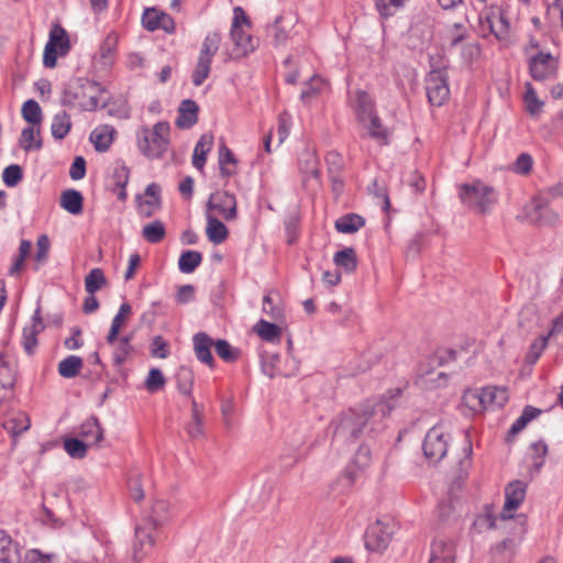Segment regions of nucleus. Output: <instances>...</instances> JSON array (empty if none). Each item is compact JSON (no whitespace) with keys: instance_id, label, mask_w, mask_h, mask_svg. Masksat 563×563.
I'll list each match as a JSON object with an SVG mask.
<instances>
[{"instance_id":"1","label":"nucleus","mask_w":563,"mask_h":563,"mask_svg":"<svg viewBox=\"0 0 563 563\" xmlns=\"http://www.w3.org/2000/svg\"><path fill=\"white\" fill-rule=\"evenodd\" d=\"M401 389L387 391L383 399L367 401L357 410L341 413L334 421V440L354 442L363 435H371L384 429V419L397 406Z\"/></svg>"},{"instance_id":"2","label":"nucleus","mask_w":563,"mask_h":563,"mask_svg":"<svg viewBox=\"0 0 563 563\" xmlns=\"http://www.w3.org/2000/svg\"><path fill=\"white\" fill-rule=\"evenodd\" d=\"M109 95L103 87L87 79H75L67 84L62 103L81 111H95L99 106H108Z\"/></svg>"},{"instance_id":"3","label":"nucleus","mask_w":563,"mask_h":563,"mask_svg":"<svg viewBox=\"0 0 563 563\" xmlns=\"http://www.w3.org/2000/svg\"><path fill=\"white\" fill-rule=\"evenodd\" d=\"M137 147L150 159L162 157L169 145V124L157 122L152 130L142 126L136 132Z\"/></svg>"},{"instance_id":"4","label":"nucleus","mask_w":563,"mask_h":563,"mask_svg":"<svg viewBox=\"0 0 563 563\" xmlns=\"http://www.w3.org/2000/svg\"><path fill=\"white\" fill-rule=\"evenodd\" d=\"M460 199L475 212L485 213L496 202L497 196L493 187L475 180L472 184L461 185Z\"/></svg>"},{"instance_id":"5","label":"nucleus","mask_w":563,"mask_h":563,"mask_svg":"<svg viewBox=\"0 0 563 563\" xmlns=\"http://www.w3.org/2000/svg\"><path fill=\"white\" fill-rule=\"evenodd\" d=\"M220 43L221 35L219 32H211L205 37L196 67L191 75L195 86H201L208 78L211 70L212 58L218 52Z\"/></svg>"},{"instance_id":"6","label":"nucleus","mask_w":563,"mask_h":563,"mask_svg":"<svg viewBox=\"0 0 563 563\" xmlns=\"http://www.w3.org/2000/svg\"><path fill=\"white\" fill-rule=\"evenodd\" d=\"M451 435L445 426L432 427L424 437L422 445L424 456L431 463L440 462L448 453Z\"/></svg>"},{"instance_id":"7","label":"nucleus","mask_w":563,"mask_h":563,"mask_svg":"<svg viewBox=\"0 0 563 563\" xmlns=\"http://www.w3.org/2000/svg\"><path fill=\"white\" fill-rule=\"evenodd\" d=\"M68 49L69 40L66 31L59 24H54L49 31L48 41L44 47V66L48 68L55 67L57 57L66 55Z\"/></svg>"},{"instance_id":"8","label":"nucleus","mask_w":563,"mask_h":563,"mask_svg":"<svg viewBox=\"0 0 563 563\" xmlns=\"http://www.w3.org/2000/svg\"><path fill=\"white\" fill-rule=\"evenodd\" d=\"M426 92L431 106L441 107L450 97L448 75L443 69H433L426 77Z\"/></svg>"},{"instance_id":"9","label":"nucleus","mask_w":563,"mask_h":563,"mask_svg":"<svg viewBox=\"0 0 563 563\" xmlns=\"http://www.w3.org/2000/svg\"><path fill=\"white\" fill-rule=\"evenodd\" d=\"M529 73L536 81L552 80L558 75L559 63L551 53L539 52L528 62Z\"/></svg>"},{"instance_id":"10","label":"nucleus","mask_w":563,"mask_h":563,"mask_svg":"<svg viewBox=\"0 0 563 563\" xmlns=\"http://www.w3.org/2000/svg\"><path fill=\"white\" fill-rule=\"evenodd\" d=\"M394 533L393 525L389 521L376 520L371 527H368L365 533V545L367 550L373 552L384 551Z\"/></svg>"},{"instance_id":"11","label":"nucleus","mask_w":563,"mask_h":563,"mask_svg":"<svg viewBox=\"0 0 563 563\" xmlns=\"http://www.w3.org/2000/svg\"><path fill=\"white\" fill-rule=\"evenodd\" d=\"M527 485L521 481L509 483L505 489V504L499 515L501 521L511 523L512 511L516 510L526 497Z\"/></svg>"},{"instance_id":"12","label":"nucleus","mask_w":563,"mask_h":563,"mask_svg":"<svg viewBox=\"0 0 563 563\" xmlns=\"http://www.w3.org/2000/svg\"><path fill=\"white\" fill-rule=\"evenodd\" d=\"M208 212H217L225 221L236 218V199L235 196L228 191H218L209 197L207 202Z\"/></svg>"},{"instance_id":"13","label":"nucleus","mask_w":563,"mask_h":563,"mask_svg":"<svg viewBox=\"0 0 563 563\" xmlns=\"http://www.w3.org/2000/svg\"><path fill=\"white\" fill-rule=\"evenodd\" d=\"M517 522L520 525L518 532H516L515 538H507L496 547L492 549V555L494 559V563H510L512 555L515 553V550L521 539V537L525 534V523H526V517L520 515L517 517Z\"/></svg>"},{"instance_id":"14","label":"nucleus","mask_w":563,"mask_h":563,"mask_svg":"<svg viewBox=\"0 0 563 563\" xmlns=\"http://www.w3.org/2000/svg\"><path fill=\"white\" fill-rule=\"evenodd\" d=\"M549 203L532 198L526 206V217L528 220L538 225H553L558 222V214L548 208Z\"/></svg>"},{"instance_id":"15","label":"nucleus","mask_w":563,"mask_h":563,"mask_svg":"<svg viewBox=\"0 0 563 563\" xmlns=\"http://www.w3.org/2000/svg\"><path fill=\"white\" fill-rule=\"evenodd\" d=\"M153 529L148 523L144 522L135 527V541L133 545V560L140 563L148 551L154 547L155 539Z\"/></svg>"},{"instance_id":"16","label":"nucleus","mask_w":563,"mask_h":563,"mask_svg":"<svg viewBox=\"0 0 563 563\" xmlns=\"http://www.w3.org/2000/svg\"><path fill=\"white\" fill-rule=\"evenodd\" d=\"M230 36L233 42V48L231 49L230 57L233 59L245 57L250 53L254 52L258 45V40L254 38L244 29L231 30Z\"/></svg>"},{"instance_id":"17","label":"nucleus","mask_w":563,"mask_h":563,"mask_svg":"<svg viewBox=\"0 0 563 563\" xmlns=\"http://www.w3.org/2000/svg\"><path fill=\"white\" fill-rule=\"evenodd\" d=\"M143 26L148 31L164 30L168 33L174 31L173 19L154 8L146 9L142 16Z\"/></svg>"},{"instance_id":"18","label":"nucleus","mask_w":563,"mask_h":563,"mask_svg":"<svg viewBox=\"0 0 563 563\" xmlns=\"http://www.w3.org/2000/svg\"><path fill=\"white\" fill-rule=\"evenodd\" d=\"M429 563H455L454 543L442 538H435L431 544Z\"/></svg>"},{"instance_id":"19","label":"nucleus","mask_w":563,"mask_h":563,"mask_svg":"<svg viewBox=\"0 0 563 563\" xmlns=\"http://www.w3.org/2000/svg\"><path fill=\"white\" fill-rule=\"evenodd\" d=\"M298 167L303 175V180L309 178L319 179V158L314 148L306 147L298 157Z\"/></svg>"},{"instance_id":"20","label":"nucleus","mask_w":563,"mask_h":563,"mask_svg":"<svg viewBox=\"0 0 563 563\" xmlns=\"http://www.w3.org/2000/svg\"><path fill=\"white\" fill-rule=\"evenodd\" d=\"M192 343L196 357L209 367H213L214 360L211 353V347L214 342L212 339L205 332H198L194 335Z\"/></svg>"},{"instance_id":"21","label":"nucleus","mask_w":563,"mask_h":563,"mask_svg":"<svg viewBox=\"0 0 563 563\" xmlns=\"http://www.w3.org/2000/svg\"><path fill=\"white\" fill-rule=\"evenodd\" d=\"M169 519V504L166 500L159 499L153 503L143 521L148 523V526H151L153 529H158L163 527Z\"/></svg>"},{"instance_id":"22","label":"nucleus","mask_w":563,"mask_h":563,"mask_svg":"<svg viewBox=\"0 0 563 563\" xmlns=\"http://www.w3.org/2000/svg\"><path fill=\"white\" fill-rule=\"evenodd\" d=\"M479 394L482 396V402L484 410L500 408L508 400V394L505 388H499L496 386H488L479 389Z\"/></svg>"},{"instance_id":"23","label":"nucleus","mask_w":563,"mask_h":563,"mask_svg":"<svg viewBox=\"0 0 563 563\" xmlns=\"http://www.w3.org/2000/svg\"><path fill=\"white\" fill-rule=\"evenodd\" d=\"M198 104L190 99L181 101L178 109L176 125L179 129H190L198 121Z\"/></svg>"},{"instance_id":"24","label":"nucleus","mask_w":563,"mask_h":563,"mask_svg":"<svg viewBox=\"0 0 563 563\" xmlns=\"http://www.w3.org/2000/svg\"><path fill=\"white\" fill-rule=\"evenodd\" d=\"M161 187L152 183L145 188V198L139 203V210L144 217H152L153 213L161 207Z\"/></svg>"},{"instance_id":"25","label":"nucleus","mask_w":563,"mask_h":563,"mask_svg":"<svg viewBox=\"0 0 563 563\" xmlns=\"http://www.w3.org/2000/svg\"><path fill=\"white\" fill-rule=\"evenodd\" d=\"M79 435L88 446L97 445L103 439V429L96 417H90L80 426Z\"/></svg>"},{"instance_id":"26","label":"nucleus","mask_w":563,"mask_h":563,"mask_svg":"<svg viewBox=\"0 0 563 563\" xmlns=\"http://www.w3.org/2000/svg\"><path fill=\"white\" fill-rule=\"evenodd\" d=\"M20 146L26 151H40L43 146L41 137V125H32L24 128L19 140Z\"/></svg>"},{"instance_id":"27","label":"nucleus","mask_w":563,"mask_h":563,"mask_svg":"<svg viewBox=\"0 0 563 563\" xmlns=\"http://www.w3.org/2000/svg\"><path fill=\"white\" fill-rule=\"evenodd\" d=\"M115 130L111 125H100L90 134V141L98 152H106L113 142Z\"/></svg>"},{"instance_id":"28","label":"nucleus","mask_w":563,"mask_h":563,"mask_svg":"<svg viewBox=\"0 0 563 563\" xmlns=\"http://www.w3.org/2000/svg\"><path fill=\"white\" fill-rule=\"evenodd\" d=\"M206 233L210 242L221 244L229 235L227 227L212 213L207 212Z\"/></svg>"},{"instance_id":"29","label":"nucleus","mask_w":563,"mask_h":563,"mask_svg":"<svg viewBox=\"0 0 563 563\" xmlns=\"http://www.w3.org/2000/svg\"><path fill=\"white\" fill-rule=\"evenodd\" d=\"M20 554L12 538L0 530V563H19Z\"/></svg>"},{"instance_id":"30","label":"nucleus","mask_w":563,"mask_h":563,"mask_svg":"<svg viewBox=\"0 0 563 563\" xmlns=\"http://www.w3.org/2000/svg\"><path fill=\"white\" fill-rule=\"evenodd\" d=\"M129 178L130 169L123 163H118L112 173V181L114 185L112 190L121 201H125L128 195L125 191V186L129 183Z\"/></svg>"},{"instance_id":"31","label":"nucleus","mask_w":563,"mask_h":563,"mask_svg":"<svg viewBox=\"0 0 563 563\" xmlns=\"http://www.w3.org/2000/svg\"><path fill=\"white\" fill-rule=\"evenodd\" d=\"M30 418L25 412H16L4 419L3 428L13 437L16 438L30 428Z\"/></svg>"},{"instance_id":"32","label":"nucleus","mask_w":563,"mask_h":563,"mask_svg":"<svg viewBox=\"0 0 563 563\" xmlns=\"http://www.w3.org/2000/svg\"><path fill=\"white\" fill-rule=\"evenodd\" d=\"M212 145H213V136L211 134H202L200 136L199 141L197 142V144L195 146L194 155H192V165L197 169L201 170L203 168L206 161H207V155L211 151Z\"/></svg>"},{"instance_id":"33","label":"nucleus","mask_w":563,"mask_h":563,"mask_svg":"<svg viewBox=\"0 0 563 563\" xmlns=\"http://www.w3.org/2000/svg\"><path fill=\"white\" fill-rule=\"evenodd\" d=\"M82 195L75 189H67L60 195V207L71 214L82 212Z\"/></svg>"},{"instance_id":"34","label":"nucleus","mask_w":563,"mask_h":563,"mask_svg":"<svg viewBox=\"0 0 563 563\" xmlns=\"http://www.w3.org/2000/svg\"><path fill=\"white\" fill-rule=\"evenodd\" d=\"M365 224L363 217L356 213H349L335 221V229L341 233H355Z\"/></svg>"},{"instance_id":"35","label":"nucleus","mask_w":563,"mask_h":563,"mask_svg":"<svg viewBox=\"0 0 563 563\" xmlns=\"http://www.w3.org/2000/svg\"><path fill=\"white\" fill-rule=\"evenodd\" d=\"M526 111L533 118H538L544 107V102L538 98L537 92L530 82L526 84V92L523 95Z\"/></svg>"},{"instance_id":"36","label":"nucleus","mask_w":563,"mask_h":563,"mask_svg":"<svg viewBox=\"0 0 563 563\" xmlns=\"http://www.w3.org/2000/svg\"><path fill=\"white\" fill-rule=\"evenodd\" d=\"M71 129L70 115L66 111L56 113L53 117L51 132L54 139L63 140Z\"/></svg>"},{"instance_id":"37","label":"nucleus","mask_w":563,"mask_h":563,"mask_svg":"<svg viewBox=\"0 0 563 563\" xmlns=\"http://www.w3.org/2000/svg\"><path fill=\"white\" fill-rule=\"evenodd\" d=\"M128 489L130 497L140 503L143 500L144 494V474L139 470H132L128 477Z\"/></svg>"},{"instance_id":"38","label":"nucleus","mask_w":563,"mask_h":563,"mask_svg":"<svg viewBox=\"0 0 563 563\" xmlns=\"http://www.w3.org/2000/svg\"><path fill=\"white\" fill-rule=\"evenodd\" d=\"M355 113L358 123H366L367 119L376 114L369 96L364 91L357 93Z\"/></svg>"},{"instance_id":"39","label":"nucleus","mask_w":563,"mask_h":563,"mask_svg":"<svg viewBox=\"0 0 563 563\" xmlns=\"http://www.w3.org/2000/svg\"><path fill=\"white\" fill-rule=\"evenodd\" d=\"M131 311L132 309L129 303L124 302L120 306L118 313L112 319L111 328L107 335L108 344H113L117 341L120 329L125 319L131 314Z\"/></svg>"},{"instance_id":"40","label":"nucleus","mask_w":563,"mask_h":563,"mask_svg":"<svg viewBox=\"0 0 563 563\" xmlns=\"http://www.w3.org/2000/svg\"><path fill=\"white\" fill-rule=\"evenodd\" d=\"M82 365L81 357L69 355L58 363V374L64 378H74L79 374Z\"/></svg>"},{"instance_id":"41","label":"nucleus","mask_w":563,"mask_h":563,"mask_svg":"<svg viewBox=\"0 0 563 563\" xmlns=\"http://www.w3.org/2000/svg\"><path fill=\"white\" fill-rule=\"evenodd\" d=\"M479 21L483 25H486L489 31L498 38V40H506L509 34V22L504 16V14L499 15V25L498 27H495L493 22L492 14L487 13L485 16L483 14H479Z\"/></svg>"},{"instance_id":"42","label":"nucleus","mask_w":563,"mask_h":563,"mask_svg":"<svg viewBox=\"0 0 563 563\" xmlns=\"http://www.w3.org/2000/svg\"><path fill=\"white\" fill-rule=\"evenodd\" d=\"M254 330L261 339L267 342L279 341L282 336V329L278 325L263 319L255 324Z\"/></svg>"},{"instance_id":"43","label":"nucleus","mask_w":563,"mask_h":563,"mask_svg":"<svg viewBox=\"0 0 563 563\" xmlns=\"http://www.w3.org/2000/svg\"><path fill=\"white\" fill-rule=\"evenodd\" d=\"M175 377L179 393L187 396L191 395L195 382V375L192 369L187 366H180L177 369Z\"/></svg>"},{"instance_id":"44","label":"nucleus","mask_w":563,"mask_h":563,"mask_svg":"<svg viewBox=\"0 0 563 563\" xmlns=\"http://www.w3.org/2000/svg\"><path fill=\"white\" fill-rule=\"evenodd\" d=\"M22 118L32 125H41L43 112L37 101L30 99L22 104Z\"/></svg>"},{"instance_id":"45","label":"nucleus","mask_w":563,"mask_h":563,"mask_svg":"<svg viewBox=\"0 0 563 563\" xmlns=\"http://www.w3.org/2000/svg\"><path fill=\"white\" fill-rule=\"evenodd\" d=\"M333 262L338 267L344 268L345 272L351 273L357 266V260L354 249L346 247L334 254Z\"/></svg>"},{"instance_id":"46","label":"nucleus","mask_w":563,"mask_h":563,"mask_svg":"<svg viewBox=\"0 0 563 563\" xmlns=\"http://www.w3.org/2000/svg\"><path fill=\"white\" fill-rule=\"evenodd\" d=\"M117 45L118 36L114 33L108 34L103 40L99 49V55L104 66H110L113 63Z\"/></svg>"},{"instance_id":"47","label":"nucleus","mask_w":563,"mask_h":563,"mask_svg":"<svg viewBox=\"0 0 563 563\" xmlns=\"http://www.w3.org/2000/svg\"><path fill=\"white\" fill-rule=\"evenodd\" d=\"M360 124L367 131L369 137L383 144L387 143V130L383 126L380 119L376 114L367 119L366 123Z\"/></svg>"},{"instance_id":"48","label":"nucleus","mask_w":563,"mask_h":563,"mask_svg":"<svg viewBox=\"0 0 563 563\" xmlns=\"http://www.w3.org/2000/svg\"><path fill=\"white\" fill-rule=\"evenodd\" d=\"M202 261V255L198 251H185L178 260V268L184 274L192 273Z\"/></svg>"},{"instance_id":"49","label":"nucleus","mask_w":563,"mask_h":563,"mask_svg":"<svg viewBox=\"0 0 563 563\" xmlns=\"http://www.w3.org/2000/svg\"><path fill=\"white\" fill-rule=\"evenodd\" d=\"M131 335L121 338L112 344L113 349V362L115 365H122L132 354L133 347L131 345Z\"/></svg>"},{"instance_id":"50","label":"nucleus","mask_w":563,"mask_h":563,"mask_svg":"<svg viewBox=\"0 0 563 563\" xmlns=\"http://www.w3.org/2000/svg\"><path fill=\"white\" fill-rule=\"evenodd\" d=\"M44 325L36 323L35 325H27L23 329L22 345L24 351L32 355L37 346V334L43 330Z\"/></svg>"},{"instance_id":"51","label":"nucleus","mask_w":563,"mask_h":563,"mask_svg":"<svg viewBox=\"0 0 563 563\" xmlns=\"http://www.w3.org/2000/svg\"><path fill=\"white\" fill-rule=\"evenodd\" d=\"M166 235L165 225L162 221L155 220L143 227L142 236L152 244L161 242Z\"/></svg>"},{"instance_id":"52","label":"nucleus","mask_w":563,"mask_h":563,"mask_svg":"<svg viewBox=\"0 0 563 563\" xmlns=\"http://www.w3.org/2000/svg\"><path fill=\"white\" fill-rule=\"evenodd\" d=\"M219 165L221 175L231 176L235 174L236 158L225 144H222L219 150Z\"/></svg>"},{"instance_id":"53","label":"nucleus","mask_w":563,"mask_h":563,"mask_svg":"<svg viewBox=\"0 0 563 563\" xmlns=\"http://www.w3.org/2000/svg\"><path fill=\"white\" fill-rule=\"evenodd\" d=\"M541 413V410L534 408L532 406H526L520 415V417L512 423L509 429L510 435H516L520 431H522L526 426L533 419H536Z\"/></svg>"},{"instance_id":"54","label":"nucleus","mask_w":563,"mask_h":563,"mask_svg":"<svg viewBox=\"0 0 563 563\" xmlns=\"http://www.w3.org/2000/svg\"><path fill=\"white\" fill-rule=\"evenodd\" d=\"M274 296H278L273 291L266 294L263 298V312L271 319L278 321L284 318V309L279 302L275 301Z\"/></svg>"},{"instance_id":"55","label":"nucleus","mask_w":563,"mask_h":563,"mask_svg":"<svg viewBox=\"0 0 563 563\" xmlns=\"http://www.w3.org/2000/svg\"><path fill=\"white\" fill-rule=\"evenodd\" d=\"M107 284V279L101 268H93L85 277V289L89 295H93Z\"/></svg>"},{"instance_id":"56","label":"nucleus","mask_w":563,"mask_h":563,"mask_svg":"<svg viewBox=\"0 0 563 563\" xmlns=\"http://www.w3.org/2000/svg\"><path fill=\"white\" fill-rule=\"evenodd\" d=\"M548 453V446L544 442L539 441L530 445L531 468L534 473H539L544 464V457Z\"/></svg>"},{"instance_id":"57","label":"nucleus","mask_w":563,"mask_h":563,"mask_svg":"<svg viewBox=\"0 0 563 563\" xmlns=\"http://www.w3.org/2000/svg\"><path fill=\"white\" fill-rule=\"evenodd\" d=\"M459 520V514L454 509L452 503L443 501L439 505L438 509V523L440 527H445L455 523Z\"/></svg>"},{"instance_id":"58","label":"nucleus","mask_w":563,"mask_h":563,"mask_svg":"<svg viewBox=\"0 0 563 563\" xmlns=\"http://www.w3.org/2000/svg\"><path fill=\"white\" fill-rule=\"evenodd\" d=\"M88 445L77 438H67L64 440V450L73 459H84L87 454Z\"/></svg>"},{"instance_id":"59","label":"nucleus","mask_w":563,"mask_h":563,"mask_svg":"<svg viewBox=\"0 0 563 563\" xmlns=\"http://www.w3.org/2000/svg\"><path fill=\"white\" fill-rule=\"evenodd\" d=\"M213 347L219 357L229 363L236 361L240 355L239 350L234 349L227 340L216 341Z\"/></svg>"},{"instance_id":"60","label":"nucleus","mask_w":563,"mask_h":563,"mask_svg":"<svg viewBox=\"0 0 563 563\" xmlns=\"http://www.w3.org/2000/svg\"><path fill=\"white\" fill-rule=\"evenodd\" d=\"M14 384V371L0 357V389L11 390Z\"/></svg>"},{"instance_id":"61","label":"nucleus","mask_w":563,"mask_h":563,"mask_svg":"<svg viewBox=\"0 0 563 563\" xmlns=\"http://www.w3.org/2000/svg\"><path fill=\"white\" fill-rule=\"evenodd\" d=\"M548 342L549 339L545 335H541L536 341H533L526 355L527 362L530 364H534L545 350Z\"/></svg>"},{"instance_id":"62","label":"nucleus","mask_w":563,"mask_h":563,"mask_svg":"<svg viewBox=\"0 0 563 563\" xmlns=\"http://www.w3.org/2000/svg\"><path fill=\"white\" fill-rule=\"evenodd\" d=\"M166 380L161 369L151 368L148 372V376L145 382V386L148 391L154 393L162 389L165 385Z\"/></svg>"},{"instance_id":"63","label":"nucleus","mask_w":563,"mask_h":563,"mask_svg":"<svg viewBox=\"0 0 563 563\" xmlns=\"http://www.w3.org/2000/svg\"><path fill=\"white\" fill-rule=\"evenodd\" d=\"M463 402L473 411H483L482 396L479 389H468L463 395Z\"/></svg>"},{"instance_id":"64","label":"nucleus","mask_w":563,"mask_h":563,"mask_svg":"<svg viewBox=\"0 0 563 563\" xmlns=\"http://www.w3.org/2000/svg\"><path fill=\"white\" fill-rule=\"evenodd\" d=\"M561 197H563V183L543 189L534 198L550 203L553 199Z\"/></svg>"}]
</instances>
